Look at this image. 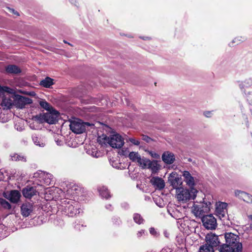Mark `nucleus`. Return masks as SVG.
<instances>
[{
    "instance_id": "25",
    "label": "nucleus",
    "mask_w": 252,
    "mask_h": 252,
    "mask_svg": "<svg viewBox=\"0 0 252 252\" xmlns=\"http://www.w3.org/2000/svg\"><path fill=\"white\" fill-rule=\"evenodd\" d=\"M39 103L41 108L47 111H50L51 110L53 109L51 105L44 99L40 100Z\"/></svg>"
},
{
    "instance_id": "11",
    "label": "nucleus",
    "mask_w": 252,
    "mask_h": 252,
    "mask_svg": "<svg viewBox=\"0 0 252 252\" xmlns=\"http://www.w3.org/2000/svg\"><path fill=\"white\" fill-rule=\"evenodd\" d=\"M16 98L17 104L20 108H23L26 105L31 104L32 102V99L28 97L18 95Z\"/></svg>"
},
{
    "instance_id": "33",
    "label": "nucleus",
    "mask_w": 252,
    "mask_h": 252,
    "mask_svg": "<svg viewBox=\"0 0 252 252\" xmlns=\"http://www.w3.org/2000/svg\"><path fill=\"white\" fill-rule=\"evenodd\" d=\"M246 97L249 104L252 105V92L248 93L247 94Z\"/></svg>"
},
{
    "instance_id": "43",
    "label": "nucleus",
    "mask_w": 252,
    "mask_h": 252,
    "mask_svg": "<svg viewBox=\"0 0 252 252\" xmlns=\"http://www.w3.org/2000/svg\"><path fill=\"white\" fill-rule=\"evenodd\" d=\"M78 189H80V188H78V189L75 188V189H74V190H78Z\"/></svg>"
},
{
    "instance_id": "13",
    "label": "nucleus",
    "mask_w": 252,
    "mask_h": 252,
    "mask_svg": "<svg viewBox=\"0 0 252 252\" xmlns=\"http://www.w3.org/2000/svg\"><path fill=\"white\" fill-rule=\"evenodd\" d=\"M183 176L184 178V181L186 183L187 185L190 188V189H194L195 186V179L192 176L189 172L188 171H184L183 174Z\"/></svg>"
},
{
    "instance_id": "22",
    "label": "nucleus",
    "mask_w": 252,
    "mask_h": 252,
    "mask_svg": "<svg viewBox=\"0 0 252 252\" xmlns=\"http://www.w3.org/2000/svg\"><path fill=\"white\" fill-rule=\"evenodd\" d=\"M100 195L103 198L108 199L111 197L110 193L105 187H102L98 189Z\"/></svg>"
},
{
    "instance_id": "2",
    "label": "nucleus",
    "mask_w": 252,
    "mask_h": 252,
    "mask_svg": "<svg viewBox=\"0 0 252 252\" xmlns=\"http://www.w3.org/2000/svg\"><path fill=\"white\" fill-rule=\"evenodd\" d=\"M98 141L101 144H108L113 148H121L124 144V139L119 134H115L110 137L103 134L101 137H99Z\"/></svg>"
},
{
    "instance_id": "16",
    "label": "nucleus",
    "mask_w": 252,
    "mask_h": 252,
    "mask_svg": "<svg viewBox=\"0 0 252 252\" xmlns=\"http://www.w3.org/2000/svg\"><path fill=\"white\" fill-rule=\"evenodd\" d=\"M162 159L166 164H170L174 162L175 156L173 154L169 152H165L162 155Z\"/></svg>"
},
{
    "instance_id": "39",
    "label": "nucleus",
    "mask_w": 252,
    "mask_h": 252,
    "mask_svg": "<svg viewBox=\"0 0 252 252\" xmlns=\"http://www.w3.org/2000/svg\"><path fill=\"white\" fill-rule=\"evenodd\" d=\"M9 10V11L12 13H13L15 15H16L17 16L19 15V13L17 11H15V10L14 9H12V8H10L9 7L7 8Z\"/></svg>"
},
{
    "instance_id": "36",
    "label": "nucleus",
    "mask_w": 252,
    "mask_h": 252,
    "mask_svg": "<svg viewBox=\"0 0 252 252\" xmlns=\"http://www.w3.org/2000/svg\"><path fill=\"white\" fill-rule=\"evenodd\" d=\"M144 233L145 231L143 229L138 231V232L136 234L137 237L138 238H140L142 236H143L144 234Z\"/></svg>"
},
{
    "instance_id": "9",
    "label": "nucleus",
    "mask_w": 252,
    "mask_h": 252,
    "mask_svg": "<svg viewBox=\"0 0 252 252\" xmlns=\"http://www.w3.org/2000/svg\"><path fill=\"white\" fill-rule=\"evenodd\" d=\"M168 182L173 188L176 189L180 188L179 187L181 186L183 183L182 178L176 172H172L170 174Z\"/></svg>"
},
{
    "instance_id": "37",
    "label": "nucleus",
    "mask_w": 252,
    "mask_h": 252,
    "mask_svg": "<svg viewBox=\"0 0 252 252\" xmlns=\"http://www.w3.org/2000/svg\"><path fill=\"white\" fill-rule=\"evenodd\" d=\"M149 231L150 233L153 235L156 236L157 234V232L154 227L150 228Z\"/></svg>"
},
{
    "instance_id": "3",
    "label": "nucleus",
    "mask_w": 252,
    "mask_h": 252,
    "mask_svg": "<svg viewBox=\"0 0 252 252\" xmlns=\"http://www.w3.org/2000/svg\"><path fill=\"white\" fill-rule=\"evenodd\" d=\"M176 191L178 200L183 203L187 202L191 199H194L198 192L195 189H189L182 187L176 189Z\"/></svg>"
},
{
    "instance_id": "20",
    "label": "nucleus",
    "mask_w": 252,
    "mask_h": 252,
    "mask_svg": "<svg viewBox=\"0 0 252 252\" xmlns=\"http://www.w3.org/2000/svg\"><path fill=\"white\" fill-rule=\"evenodd\" d=\"M54 80L49 77H46L44 79L40 81L39 85L46 88H49L54 85Z\"/></svg>"
},
{
    "instance_id": "12",
    "label": "nucleus",
    "mask_w": 252,
    "mask_h": 252,
    "mask_svg": "<svg viewBox=\"0 0 252 252\" xmlns=\"http://www.w3.org/2000/svg\"><path fill=\"white\" fill-rule=\"evenodd\" d=\"M150 182L154 187L159 190H161L165 187V182L160 177H153L151 179Z\"/></svg>"
},
{
    "instance_id": "30",
    "label": "nucleus",
    "mask_w": 252,
    "mask_h": 252,
    "mask_svg": "<svg viewBox=\"0 0 252 252\" xmlns=\"http://www.w3.org/2000/svg\"><path fill=\"white\" fill-rule=\"evenodd\" d=\"M0 205H1L4 209L9 210L11 208L10 204L2 198H0Z\"/></svg>"
},
{
    "instance_id": "14",
    "label": "nucleus",
    "mask_w": 252,
    "mask_h": 252,
    "mask_svg": "<svg viewBox=\"0 0 252 252\" xmlns=\"http://www.w3.org/2000/svg\"><path fill=\"white\" fill-rule=\"evenodd\" d=\"M22 192L25 198L30 199L36 194V190L35 187L28 186L23 189Z\"/></svg>"
},
{
    "instance_id": "26",
    "label": "nucleus",
    "mask_w": 252,
    "mask_h": 252,
    "mask_svg": "<svg viewBox=\"0 0 252 252\" xmlns=\"http://www.w3.org/2000/svg\"><path fill=\"white\" fill-rule=\"evenodd\" d=\"M11 159L13 161H23V162H26V157L22 155H19L18 154L15 153L12 156H11Z\"/></svg>"
},
{
    "instance_id": "17",
    "label": "nucleus",
    "mask_w": 252,
    "mask_h": 252,
    "mask_svg": "<svg viewBox=\"0 0 252 252\" xmlns=\"http://www.w3.org/2000/svg\"><path fill=\"white\" fill-rule=\"evenodd\" d=\"M227 206V203L223 202H221L217 206L216 212L220 216V217H224L225 216Z\"/></svg>"
},
{
    "instance_id": "27",
    "label": "nucleus",
    "mask_w": 252,
    "mask_h": 252,
    "mask_svg": "<svg viewBox=\"0 0 252 252\" xmlns=\"http://www.w3.org/2000/svg\"><path fill=\"white\" fill-rule=\"evenodd\" d=\"M133 219L134 221L138 224H141L144 223V219L141 215L138 213H134L133 215Z\"/></svg>"
},
{
    "instance_id": "5",
    "label": "nucleus",
    "mask_w": 252,
    "mask_h": 252,
    "mask_svg": "<svg viewBox=\"0 0 252 252\" xmlns=\"http://www.w3.org/2000/svg\"><path fill=\"white\" fill-rule=\"evenodd\" d=\"M197 204L194 205L192 212L196 217L199 218L205 216V214L209 213L211 203L209 201H205V198H203V201L198 202L196 200Z\"/></svg>"
},
{
    "instance_id": "44",
    "label": "nucleus",
    "mask_w": 252,
    "mask_h": 252,
    "mask_svg": "<svg viewBox=\"0 0 252 252\" xmlns=\"http://www.w3.org/2000/svg\"><path fill=\"white\" fill-rule=\"evenodd\" d=\"M63 42H64V43H67V42H66L65 40H63Z\"/></svg>"
},
{
    "instance_id": "19",
    "label": "nucleus",
    "mask_w": 252,
    "mask_h": 252,
    "mask_svg": "<svg viewBox=\"0 0 252 252\" xmlns=\"http://www.w3.org/2000/svg\"><path fill=\"white\" fill-rule=\"evenodd\" d=\"M21 197L20 193L16 190H12L9 195V200L11 202L16 203L18 202Z\"/></svg>"
},
{
    "instance_id": "6",
    "label": "nucleus",
    "mask_w": 252,
    "mask_h": 252,
    "mask_svg": "<svg viewBox=\"0 0 252 252\" xmlns=\"http://www.w3.org/2000/svg\"><path fill=\"white\" fill-rule=\"evenodd\" d=\"M70 129L72 132L77 134L82 133L86 130V126H94L93 124H90L88 122H80L73 121L70 123L69 125Z\"/></svg>"
},
{
    "instance_id": "24",
    "label": "nucleus",
    "mask_w": 252,
    "mask_h": 252,
    "mask_svg": "<svg viewBox=\"0 0 252 252\" xmlns=\"http://www.w3.org/2000/svg\"><path fill=\"white\" fill-rule=\"evenodd\" d=\"M150 160L149 159H147L145 158H138V160H137V162L139 164L140 166L142 167V168H148V166H149V163L150 162Z\"/></svg>"
},
{
    "instance_id": "35",
    "label": "nucleus",
    "mask_w": 252,
    "mask_h": 252,
    "mask_svg": "<svg viewBox=\"0 0 252 252\" xmlns=\"http://www.w3.org/2000/svg\"><path fill=\"white\" fill-rule=\"evenodd\" d=\"M129 141L131 143H132L135 145L138 146L140 144V142L134 138H130Z\"/></svg>"
},
{
    "instance_id": "28",
    "label": "nucleus",
    "mask_w": 252,
    "mask_h": 252,
    "mask_svg": "<svg viewBox=\"0 0 252 252\" xmlns=\"http://www.w3.org/2000/svg\"><path fill=\"white\" fill-rule=\"evenodd\" d=\"M32 139L34 143L39 147H44L45 144L42 142V140L40 139V138H38L36 134L32 135Z\"/></svg>"
},
{
    "instance_id": "29",
    "label": "nucleus",
    "mask_w": 252,
    "mask_h": 252,
    "mask_svg": "<svg viewBox=\"0 0 252 252\" xmlns=\"http://www.w3.org/2000/svg\"><path fill=\"white\" fill-rule=\"evenodd\" d=\"M198 252H214V250L207 244H204L200 246Z\"/></svg>"
},
{
    "instance_id": "21",
    "label": "nucleus",
    "mask_w": 252,
    "mask_h": 252,
    "mask_svg": "<svg viewBox=\"0 0 252 252\" xmlns=\"http://www.w3.org/2000/svg\"><path fill=\"white\" fill-rule=\"evenodd\" d=\"M160 165L158 163V161L154 160L150 161L148 168L150 169L153 173L157 172L160 169Z\"/></svg>"
},
{
    "instance_id": "15",
    "label": "nucleus",
    "mask_w": 252,
    "mask_h": 252,
    "mask_svg": "<svg viewBox=\"0 0 252 252\" xmlns=\"http://www.w3.org/2000/svg\"><path fill=\"white\" fill-rule=\"evenodd\" d=\"M235 195L239 198L243 199L244 201L252 204V195L249 193L239 190L235 191Z\"/></svg>"
},
{
    "instance_id": "4",
    "label": "nucleus",
    "mask_w": 252,
    "mask_h": 252,
    "mask_svg": "<svg viewBox=\"0 0 252 252\" xmlns=\"http://www.w3.org/2000/svg\"><path fill=\"white\" fill-rule=\"evenodd\" d=\"M59 113L55 110H51L49 113L39 114L34 116V118L40 123L46 122L49 124H55L58 121Z\"/></svg>"
},
{
    "instance_id": "10",
    "label": "nucleus",
    "mask_w": 252,
    "mask_h": 252,
    "mask_svg": "<svg viewBox=\"0 0 252 252\" xmlns=\"http://www.w3.org/2000/svg\"><path fill=\"white\" fill-rule=\"evenodd\" d=\"M33 211V204L30 202H25L23 203L21 207V213L24 217L29 216Z\"/></svg>"
},
{
    "instance_id": "8",
    "label": "nucleus",
    "mask_w": 252,
    "mask_h": 252,
    "mask_svg": "<svg viewBox=\"0 0 252 252\" xmlns=\"http://www.w3.org/2000/svg\"><path fill=\"white\" fill-rule=\"evenodd\" d=\"M78 209V203L73 200H68L67 204L64 207L65 212L71 217H73L79 213Z\"/></svg>"
},
{
    "instance_id": "40",
    "label": "nucleus",
    "mask_w": 252,
    "mask_h": 252,
    "mask_svg": "<svg viewBox=\"0 0 252 252\" xmlns=\"http://www.w3.org/2000/svg\"><path fill=\"white\" fill-rule=\"evenodd\" d=\"M211 112L210 111H206L204 112V115L207 117H210L211 116Z\"/></svg>"
},
{
    "instance_id": "31",
    "label": "nucleus",
    "mask_w": 252,
    "mask_h": 252,
    "mask_svg": "<svg viewBox=\"0 0 252 252\" xmlns=\"http://www.w3.org/2000/svg\"><path fill=\"white\" fill-rule=\"evenodd\" d=\"M129 158L132 161H137L138 160V158L140 156L138 155V153L131 152L129 154Z\"/></svg>"
},
{
    "instance_id": "41",
    "label": "nucleus",
    "mask_w": 252,
    "mask_h": 252,
    "mask_svg": "<svg viewBox=\"0 0 252 252\" xmlns=\"http://www.w3.org/2000/svg\"><path fill=\"white\" fill-rule=\"evenodd\" d=\"M114 220H116L115 222V223L116 224L119 225L120 224V223L121 222V221L119 219H114Z\"/></svg>"
},
{
    "instance_id": "23",
    "label": "nucleus",
    "mask_w": 252,
    "mask_h": 252,
    "mask_svg": "<svg viewBox=\"0 0 252 252\" xmlns=\"http://www.w3.org/2000/svg\"><path fill=\"white\" fill-rule=\"evenodd\" d=\"M1 97V105L7 107H10L12 105V100L9 97H7L4 94L0 96Z\"/></svg>"
},
{
    "instance_id": "32",
    "label": "nucleus",
    "mask_w": 252,
    "mask_h": 252,
    "mask_svg": "<svg viewBox=\"0 0 252 252\" xmlns=\"http://www.w3.org/2000/svg\"><path fill=\"white\" fill-rule=\"evenodd\" d=\"M9 88L6 86L2 87L0 85V96L2 95H4V94H8L9 93Z\"/></svg>"
},
{
    "instance_id": "1",
    "label": "nucleus",
    "mask_w": 252,
    "mask_h": 252,
    "mask_svg": "<svg viewBox=\"0 0 252 252\" xmlns=\"http://www.w3.org/2000/svg\"><path fill=\"white\" fill-rule=\"evenodd\" d=\"M223 237L222 235L219 236L213 233L208 234L206 236V244L213 249L219 246L220 252H242V244L239 242L238 235L232 233H226L224 236L225 243L220 245V238Z\"/></svg>"
},
{
    "instance_id": "42",
    "label": "nucleus",
    "mask_w": 252,
    "mask_h": 252,
    "mask_svg": "<svg viewBox=\"0 0 252 252\" xmlns=\"http://www.w3.org/2000/svg\"><path fill=\"white\" fill-rule=\"evenodd\" d=\"M249 218L252 220V215H250Z\"/></svg>"
},
{
    "instance_id": "18",
    "label": "nucleus",
    "mask_w": 252,
    "mask_h": 252,
    "mask_svg": "<svg viewBox=\"0 0 252 252\" xmlns=\"http://www.w3.org/2000/svg\"><path fill=\"white\" fill-rule=\"evenodd\" d=\"M5 71L10 74H19L21 72V69L16 65L9 64L5 67Z\"/></svg>"
},
{
    "instance_id": "7",
    "label": "nucleus",
    "mask_w": 252,
    "mask_h": 252,
    "mask_svg": "<svg viewBox=\"0 0 252 252\" xmlns=\"http://www.w3.org/2000/svg\"><path fill=\"white\" fill-rule=\"evenodd\" d=\"M201 220L203 226L207 229H215L217 226V220L216 218L212 215H206L202 217Z\"/></svg>"
},
{
    "instance_id": "34",
    "label": "nucleus",
    "mask_w": 252,
    "mask_h": 252,
    "mask_svg": "<svg viewBox=\"0 0 252 252\" xmlns=\"http://www.w3.org/2000/svg\"><path fill=\"white\" fill-rule=\"evenodd\" d=\"M142 139L147 143H150L151 141H152V139L151 138L145 135H142Z\"/></svg>"
},
{
    "instance_id": "38",
    "label": "nucleus",
    "mask_w": 252,
    "mask_h": 252,
    "mask_svg": "<svg viewBox=\"0 0 252 252\" xmlns=\"http://www.w3.org/2000/svg\"><path fill=\"white\" fill-rule=\"evenodd\" d=\"M9 10V11L12 13H13L15 15H16L17 16L19 15V13L17 11H15V10L14 9H12V8H10L9 7L7 8Z\"/></svg>"
}]
</instances>
